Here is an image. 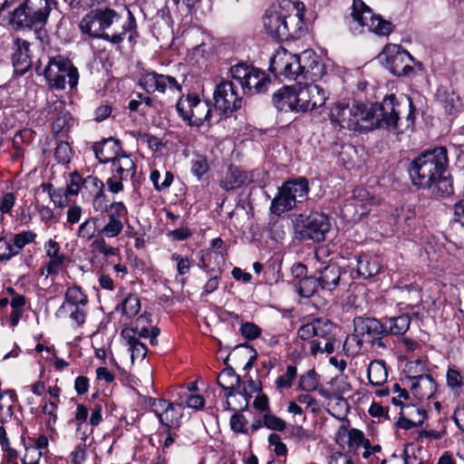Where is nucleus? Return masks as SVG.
Segmentation results:
<instances>
[{
	"mask_svg": "<svg viewBox=\"0 0 464 464\" xmlns=\"http://www.w3.org/2000/svg\"><path fill=\"white\" fill-rule=\"evenodd\" d=\"M408 172L412 185L418 188L427 189L437 197L453 193L445 147H436L420 153L411 162Z\"/></svg>",
	"mask_w": 464,
	"mask_h": 464,
	"instance_id": "f257e3e1",
	"label": "nucleus"
},
{
	"mask_svg": "<svg viewBox=\"0 0 464 464\" xmlns=\"http://www.w3.org/2000/svg\"><path fill=\"white\" fill-rule=\"evenodd\" d=\"M304 10L303 3L291 0L272 5L264 16L266 32L277 41L298 37L304 29Z\"/></svg>",
	"mask_w": 464,
	"mask_h": 464,
	"instance_id": "f03ea898",
	"label": "nucleus"
},
{
	"mask_svg": "<svg viewBox=\"0 0 464 464\" xmlns=\"http://www.w3.org/2000/svg\"><path fill=\"white\" fill-rule=\"evenodd\" d=\"M120 19L118 13L111 8L95 9L83 16L79 26L82 34L92 38L106 40L113 44H121L127 33H130L129 40L132 41L136 34V21L130 12H129L128 20L121 25V32L112 35L104 33L105 29Z\"/></svg>",
	"mask_w": 464,
	"mask_h": 464,
	"instance_id": "7ed1b4c3",
	"label": "nucleus"
},
{
	"mask_svg": "<svg viewBox=\"0 0 464 464\" xmlns=\"http://www.w3.org/2000/svg\"><path fill=\"white\" fill-rule=\"evenodd\" d=\"M409 112L405 122H400L401 103L395 95L386 96L381 103L368 108L369 123L372 124L371 130L383 128L388 130L402 131L413 126L415 121V107L411 98H407Z\"/></svg>",
	"mask_w": 464,
	"mask_h": 464,
	"instance_id": "20e7f679",
	"label": "nucleus"
},
{
	"mask_svg": "<svg viewBox=\"0 0 464 464\" xmlns=\"http://www.w3.org/2000/svg\"><path fill=\"white\" fill-rule=\"evenodd\" d=\"M368 108L357 102L352 103L337 102L330 112L331 121L343 129L354 131H369L372 124L369 123Z\"/></svg>",
	"mask_w": 464,
	"mask_h": 464,
	"instance_id": "39448f33",
	"label": "nucleus"
},
{
	"mask_svg": "<svg viewBox=\"0 0 464 464\" xmlns=\"http://www.w3.org/2000/svg\"><path fill=\"white\" fill-rule=\"evenodd\" d=\"M43 74L51 89L63 90L66 83L73 89L78 84L77 68L69 58L60 54L49 58Z\"/></svg>",
	"mask_w": 464,
	"mask_h": 464,
	"instance_id": "423d86ee",
	"label": "nucleus"
},
{
	"mask_svg": "<svg viewBox=\"0 0 464 464\" xmlns=\"http://www.w3.org/2000/svg\"><path fill=\"white\" fill-rule=\"evenodd\" d=\"M51 12L48 0H24L10 14V24L17 28L44 26Z\"/></svg>",
	"mask_w": 464,
	"mask_h": 464,
	"instance_id": "0eeeda50",
	"label": "nucleus"
},
{
	"mask_svg": "<svg viewBox=\"0 0 464 464\" xmlns=\"http://www.w3.org/2000/svg\"><path fill=\"white\" fill-rule=\"evenodd\" d=\"M176 108L179 115L189 126L200 127L211 116L209 103L200 100L193 93L179 96Z\"/></svg>",
	"mask_w": 464,
	"mask_h": 464,
	"instance_id": "6e6552de",
	"label": "nucleus"
},
{
	"mask_svg": "<svg viewBox=\"0 0 464 464\" xmlns=\"http://www.w3.org/2000/svg\"><path fill=\"white\" fill-rule=\"evenodd\" d=\"M330 228L328 216L320 212L300 215L295 222V233L301 240L324 241Z\"/></svg>",
	"mask_w": 464,
	"mask_h": 464,
	"instance_id": "1a4fd4ad",
	"label": "nucleus"
},
{
	"mask_svg": "<svg viewBox=\"0 0 464 464\" xmlns=\"http://www.w3.org/2000/svg\"><path fill=\"white\" fill-rule=\"evenodd\" d=\"M351 14L360 25L368 27L369 31L378 35H389L393 30V25L390 21L374 14L372 10L362 0H353Z\"/></svg>",
	"mask_w": 464,
	"mask_h": 464,
	"instance_id": "9d476101",
	"label": "nucleus"
},
{
	"mask_svg": "<svg viewBox=\"0 0 464 464\" xmlns=\"http://www.w3.org/2000/svg\"><path fill=\"white\" fill-rule=\"evenodd\" d=\"M354 332L364 342H369L372 346L385 348L382 337L387 336L386 324L370 317H355L353 319Z\"/></svg>",
	"mask_w": 464,
	"mask_h": 464,
	"instance_id": "9b49d317",
	"label": "nucleus"
},
{
	"mask_svg": "<svg viewBox=\"0 0 464 464\" xmlns=\"http://www.w3.org/2000/svg\"><path fill=\"white\" fill-rule=\"evenodd\" d=\"M88 304L87 295L82 291L80 286H71L65 292L64 303L61 305L59 311L66 312L71 320L76 323L78 326L84 324Z\"/></svg>",
	"mask_w": 464,
	"mask_h": 464,
	"instance_id": "f8f14e48",
	"label": "nucleus"
},
{
	"mask_svg": "<svg viewBox=\"0 0 464 464\" xmlns=\"http://www.w3.org/2000/svg\"><path fill=\"white\" fill-rule=\"evenodd\" d=\"M299 63L297 54L280 48L271 58L269 70L278 78L295 80L300 76Z\"/></svg>",
	"mask_w": 464,
	"mask_h": 464,
	"instance_id": "ddd939ff",
	"label": "nucleus"
},
{
	"mask_svg": "<svg viewBox=\"0 0 464 464\" xmlns=\"http://www.w3.org/2000/svg\"><path fill=\"white\" fill-rule=\"evenodd\" d=\"M136 174V165L130 156L121 154L111 163V176L107 179L106 184L109 190L117 194L123 190V181L132 179Z\"/></svg>",
	"mask_w": 464,
	"mask_h": 464,
	"instance_id": "4468645a",
	"label": "nucleus"
},
{
	"mask_svg": "<svg viewBox=\"0 0 464 464\" xmlns=\"http://www.w3.org/2000/svg\"><path fill=\"white\" fill-rule=\"evenodd\" d=\"M149 406L158 417L161 425L169 430L180 425L183 415L182 403H172L165 399H149Z\"/></svg>",
	"mask_w": 464,
	"mask_h": 464,
	"instance_id": "2eb2a0df",
	"label": "nucleus"
},
{
	"mask_svg": "<svg viewBox=\"0 0 464 464\" xmlns=\"http://www.w3.org/2000/svg\"><path fill=\"white\" fill-rule=\"evenodd\" d=\"M336 326L327 319L314 320V339L311 342V353L315 355L317 353H332L334 351Z\"/></svg>",
	"mask_w": 464,
	"mask_h": 464,
	"instance_id": "dca6fc26",
	"label": "nucleus"
},
{
	"mask_svg": "<svg viewBox=\"0 0 464 464\" xmlns=\"http://www.w3.org/2000/svg\"><path fill=\"white\" fill-rule=\"evenodd\" d=\"M216 109L224 113L233 112L242 107V99L237 86L230 81H221L216 85L213 93Z\"/></svg>",
	"mask_w": 464,
	"mask_h": 464,
	"instance_id": "f3484780",
	"label": "nucleus"
},
{
	"mask_svg": "<svg viewBox=\"0 0 464 464\" xmlns=\"http://www.w3.org/2000/svg\"><path fill=\"white\" fill-rule=\"evenodd\" d=\"M297 112L313 111L323 106L327 100L326 91L318 84H305L296 88Z\"/></svg>",
	"mask_w": 464,
	"mask_h": 464,
	"instance_id": "a211bd4d",
	"label": "nucleus"
},
{
	"mask_svg": "<svg viewBox=\"0 0 464 464\" xmlns=\"http://www.w3.org/2000/svg\"><path fill=\"white\" fill-rule=\"evenodd\" d=\"M128 217V209L121 201H113L110 205L108 222L98 232L99 236L108 238L118 237L124 228V221Z\"/></svg>",
	"mask_w": 464,
	"mask_h": 464,
	"instance_id": "6ab92c4d",
	"label": "nucleus"
},
{
	"mask_svg": "<svg viewBox=\"0 0 464 464\" xmlns=\"http://www.w3.org/2000/svg\"><path fill=\"white\" fill-rule=\"evenodd\" d=\"M386 67L394 75L401 77L408 76L413 72L411 63L413 57L401 46L393 45L387 48Z\"/></svg>",
	"mask_w": 464,
	"mask_h": 464,
	"instance_id": "aec40b11",
	"label": "nucleus"
},
{
	"mask_svg": "<svg viewBox=\"0 0 464 464\" xmlns=\"http://www.w3.org/2000/svg\"><path fill=\"white\" fill-rule=\"evenodd\" d=\"M218 384L225 391H227L226 393V406L225 408L229 411H236L235 407L231 405L229 399L231 397H236L239 395L243 401L244 404L240 406V409H246L248 406V400L243 394L242 392H236L235 389L240 386V376L236 373L232 367L225 368L220 372L218 377Z\"/></svg>",
	"mask_w": 464,
	"mask_h": 464,
	"instance_id": "412c9836",
	"label": "nucleus"
},
{
	"mask_svg": "<svg viewBox=\"0 0 464 464\" xmlns=\"http://www.w3.org/2000/svg\"><path fill=\"white\" fill-rule=\"evenodd\" d=\"M272 102L275 107L280 111L297 112L296 87L285 86L274 93Z\"/></svg>",
	"mask_w": 464,
	"mask_h": 464,
	"instance_id": "4be33fe9",
	"label": "nucleus"
},
{
	"mask_svg": "<svg viewBox=\"0 0 464 464\" xmlns=\"http://www.w3.org/2000/svg\"><path fill=\"white\" fill-rule=\"evenodd\" d=\"M44 248L46 256L49 257V262L45 265L47 276L59 274L64 266L67 256L60 252L59 244L53 239H49L45 243Z\"/></svg>",
	"mask_w": 464,
	"mask_h": 464,
	"instance_id": "5701e85b",
	"label": "nucleus"
},
{
	"mask_svg": "<svg viewBox=\"0 0 464 464\" xmlns=\"http://www.w3.org/2000/svg\"><path fill=\"white\" fill-rule=\"evenodd\" d=\"M318 285L323 290L333 291L340 284L342 268L336 264L331 263L322 268H317Z\"/></svg>",
	"mask_w": 464,
	"mask_h": 464,
	"instance_id": "b1692460",
	"label": "nucleus"
},
{
	"mask_svg": "<svg viewBox=\"0 0 464 464\" xmlns=\"http://www.w3.org/2000/svg\"><path fill=\"white\" fill-rule=\"evenodd\" d=\"M381 270L382 264L378 256L362 254L357 257V277L369 279L378 275Z\"/></svg>",
	"mask_w": 464,
	"mask_h": 464,
	"instance_id": "393cba45",
	"label": "nucleus"
},
{
	"mask_svg": "<svg viewBox=\"0 0 464 464\" xmlns=\"http://www.w3.org/2000/svg\"><path fill=\"white\" fill-rule=\"evenodd\" d=\"M410 381L412 392L420 400L430 398L436 392V382L430 374L412 376Z\"/></svg>",
	"mask_w": 464,
	"mask_h": 464,
	"instance_id": "a878e982",
	"label": "nucleus"
},
{
	"mask_svg": "<svg viewBox=\"0 0 464 464\" xmlns=\"http://www.w3.org/2000/svg\"><path fill=\"white\" fill-rule=\"evenodd\" d=\"M16 49L12 54V63L14 71L19 74L25 73L32 65L29 55V43L25 40L15 41Z\"/></svg>",
	"mask_w": 464,
	"mask_h": 464,
	"instance_id": "bb28decb",
	"label": "nucleus"
},
{
	"mask_svg": "<svg viewBox=\"0 0 464 464\" xmlns=\"http://www.w3.org/2000/svg\"><path fill=\"white\" fill-rule=\"evenodd\" d=\"M271 81L265 72L254 67V72L248 75V79L243 83L242 90L244 93H262L266 92Z\"/></svg>",
	"mask_w": 464,
	"mask_h": 464,
	"instance_id": "cd10ccee",
	"label": "nucleus"
},
{
	"mask_svg": "<svg viewBox=\"0 0 464 464\" xmlns=\"http://www.w3.org/2000/svg\"><path fill=\"white\" fill-rule=\"evenodd\" d=\"M118 140L111 138L94 145V153L101 163L111 162L121 155Z\"/></svg>",
	"mask_w": 464,
	"mask_h": 464,
	"instance_id": "c85d7f7f",
	"label": "nucleus"
},
{
	"mask_svg": "<svg viewBox=\"0 0 464 464\" xmlns=\"http://www.w3.org/2000/svg\"><path fill=\"white\" fill-rule=\"evenodd\" d=\"M282 187L286 194H289L295 202H302L309 191L308 181L304 177L290 179L285 182Z\"/></svg>",
	"mask_w": 464,
	"mask_h": 464,
	"instance_id": "c756f323",
	"label": "nucleus"
},
{
	"mask_svg": "<svg viewBox=\"0 0 464 464\" xmlns=\"http://www.w3.org/2000/svg\"><path fill=\"white\" fill-rule=\"evenodd\" d=\"M248 182L247 174L236 167L230 166L226 177L220 181V187L228 191L238 188Z\"/></svg>",
	"mask_w": 464,
	"mask_h": 464,
	"instance_id": "7c9ffc66",
	"label": "nucleus"
},
{
	"mask_svg": "<svg viewBox=\"0 0 464 464\" xmlns=\"http://www.w3.org/2000/svg\"><path fill=\"white\" fill-rule=\"evenodd\" d=\"M411 319L409 314H401L399 316L389 317L383 319L386 324L387 335H401L404 334L411 324Z\"/></svg>",
	"mask_w": 464,
	"mask_h": 464,
	"instance_id": "2f4dec72",
	"label": "nucleus"
},
{
	"mask_svg": "<svg viewBox=\"0 0 464 464\" xmlns=\"http://www.w3.org/2000/svg\"><path fill=\"white\" fill-rule=\"evenodd\" d=\"M388 378V372L385 362L381 360H375L370 362L368 366V380L372 386L383 385Z\"/></svg>",
	"mask_w": 464,
	"mask_h": 464,
	"instance_id": "473e14b6",
	"label": "nucleus"
},
{
	"mask_svg": "<svg viewBox=\"0 0 464 464\" xmlns=\"http://www.w3.org/2000/svg\"><path fill=\"white\" fill-rule=\"evenodd\" d=\"M133 334H134L132 330H121V335L126 340L128 345L130 346V351L131 352V361H142L147 355L148 349L143 343H141L140 340H136Z\"/></svg>",
	"mask_w": 464,
	"mask_h": 464,
	"instance_id": "72a5a7b5",
	"label": "nucleus"
},
{
	"mask_svg": "<svg viewBox=\"0 0 464 464\" xmlns=\"http://www.w3.org/2000/svg\"><path fill=\"white\" fill-rule=\"evenodd\" d=\"M296 203L293 198L289 194L285 193L284 188L281 187L277 195L272 200L270 211L275 215L280 216L282 213L293 209Z\"/></svg>",
	"mask_w": 464,
	"mask_h": 464,
	"instance_id": "f704fd0d",
	"label": "nucleus"
},
{
	"mask_svg": "<svg viewBox=\"0 0 464 464\" xmlns=\"http://www.w3.org/2000/svg\"><path fill=\"white\" fill-rule=\"evenodd\" d=\"M223 240L220 237L214 238L211 241V246L215 249H208L206 254L202 256V262L206 267H209L211 270L215 269V266H211V259L215 260L218 266L224 263L223 251Z\"/></svg>",
	"mask_w": 464,
	"mask_h": 464,
	"instance_id": "c9c22d12",
	"label": "nucleus"
},
{
	"mask_svg": "<svg viewBox=\"0 0 464 464\" xmlns=\"http://www.w3.org/2000/svg\"><path fill=\"white\" fill-rule=\"evenodd\" d=\"M163 79H165V74L156 72H147L140 77V85L148 93H160Z\"/></svg>",
	"mask_w": 464,
	"mask_h": 464,
	"instance_id": "e433bc0d",
	"label": "nucleus"
},
{
	"mask_svg": "<svg viewBox=\"0 0 464 464\" xmlns=\"http://www.w3.org/2000/svg\"><path fill=\"white\" fill-rule=\"evenodd\" d=\"M98 221L97 217H90L83 221L77 230V237L82 240L89 241L98 236Z\"/></svg>",
	"mask_w": 464,
	"mask_h": 464,
	"instance_id": "4c0bfd02",
	"label": "nucleus"
},
{
	"mask_svg": "<svg viewBox=\"0 0 464 464\" xmlns=\"http://www.w3.org/2000/svg\"><path fill=\"white\" fill-rule=\"evenodd\" d=\"M90 248L92 253L101 254L104 257L113 256L119 254V248L107 244L105 237L99 235L92 239Z\"/></svg>",
	"mask_w": 464,
	"mask_h": 464,
	"instance_id": "58836bf2",
	"label": "nucleus"
},
{
	"mask_svg": "<svg viewBox=\"0 0 464 464\" xmlns=\"http://www.w3.org/2000/svg\"><path fill=\"white\" fill-rule=\"evenodd\" d=\"M297 58L300 61V75L312 72L319 63L317 55L312 50H305Z\"/></svg>",
	"mask_w": 464,
	"mask_h": 464,
	"instance_id": "ea45409f",
	"label": "nucleus"
},
{
	"mask_svg": "<svg viewBox=\"0 0 464 464\" xmlns=\"http://www.w3.org/2000/svg\"><path fill=\"white\" fill-rule=\"evenodd\" d=\"M44 191H47L51 200L59 208H63L68 205L69 194L65 189H54L52 184H43Z\"/></svg>",
	"mask_w": 464,
	"mask_h": 464,
	"instance_id": "a19ab883",
	"label": "nucleus"
},
{
	"mask_svg": "<svg viewBox=\"0 0 464 464\" xmlns=\"http://www.w3.org/2000/svg\"><path fill=\"white\" fill-rule=\"evenodd\" d=\"M446 383L452 392L459 394V390L464 387V375L456 369L449 368L446 373Z\"/></svg>",
	"mask_w": 464,
	"mask_h": 464,
	"instance_id": "79ce46f5",
	"label": "nucleus"
},
{
	"mask_svg": "<svg viewBox=\"0 0 464 464\" xmlns=\"http://www.w3.org/2000/svg\"><path fill=\"white\" fill-rule=\"evenodd\" d=\"M297 376V369L295 365H288L285 372L279 375L275 382L277 390L289 389Z\"/></svg>",
	"mask_w": 464,
	"mask_h": 464,
	"instance_id": "37998d69",
	"label": "nucleus"
},
{
	"mask_svg": "<svg viewBox=\"0 0 464 464\" xmlns=\"http://www.w3.org/2000/svg\"><path fill=\"white\" fill-rule=\"evenodd\" d=\"M121 310L129 318L135 316L140 310L139 297L136 295H128L121 304Z\"/></svg>",
	"mask_w": 464,
	"mask_h": 464,
	"instance_id": "c03bdc74",
	"label": "nucleus"
},
{
	"mask_svg": "<svg viewBox=\"0 0 464 464\" xmlns=\"http://www.w3.org/2000/svg\"><path fill=\"white\" fill-rule=\"evenodd\" d=\"M318 285L316 277L304 276L299 281L298 293L303 297H310L314 295Z\"/></svg>",
	"mask_w": 464,
	"mask_h": 464,
	"instance_id": "a18cd8bd",
	"label": "nucleus"
},
{
	"mask_svg": "<svg viewBox=\"0 0 464 464\" xmlns=\"http://www.w3.org/2000/svg\"><path fill=\"white\" fill-rule=\"evenodd\" d=\"M319 381L314 370L308 371L299 378V389L304 392H314L317 389Z\"/></svg>",
	"mask_w": 464,
	"mask_h": 464,
	"instance_id": "49530a36",
	"label": "nucleus"
},
{
	"mask_svg": "<svg viewBox=\"0 0 464 464\" xmlns=\"http://www.w3.org/2000/svg\"><path fill=\"white\" fill-rule=\"evenodd\" d=\"M254 72V67L244 63H237L230 68V73L234 80L243 86V83L248 79V75Z\"/></svg>",
	"mask_w": 464,
	"mask_h": 464,
	"instance_id": "de8ad7c7",
	"label": "nucleus"
},
{
	"mask_svg": "<svg viewBox=\"0 0 464 464\" xmlns=\"http://www.w3.org/2000/svg\"><path fill=\"white\" fill-rule=\"evenodd\" d=\"M402 414L407 415L418 425H420L426 419L427 412L424 409L412 404H405L401 407Z\"/></svg>",
	"mask_w": 464,
	"mask_h": 464,
	"instance_id": "09e8293b",
	"label": "nucleus"
},
{
	"mask_svg": "<svg viewBox=\"0 0 464 464\" xmlns=\"http://www.w3.org/2000/svg\"><path fill=\"white\" fill-rule=\"evenodd\" d=\"M82 188L89 191L93 197L104 191V184L97 177L90 175L83 179Z\"/></svg>",
	"mask_w": 464,
	"mask_h": 464,
	"instance_id": "8fccbe9b",
	"label": "nucleus"
},
{
	"mask_svg": "<svg viewBox=\"0 0 464 464\" xmlns=\"http://www.w3.org/2000/svg\"><path fill=\"white\" fill-rule=\"evenodd\" d=\"M209 169L208 160L203 155H196L191 160V172L199 179Z\"/></svg>",
	"mask_w": 464,
	"mask_h": 464,
	"instance_id": "3c124183",
	"label": "nucleus"
},
{
	"mask_svg": "<svg viewBox=\"0 0 464 464\" xmlns=\"http://www.w3.org/2000/svg\"><path fill=\"white\" fill-rule=\"evenodd\" d=\"M263 424L266 428L276 431H283L286 428L285 421L272 414L271 411L263 415Z\"/></svg>",
	"mask_w": 464,
	"mask_h": 464,
	"instance_id": "603ef678",
	"label": "nucleus"
},
{
	"mask_svg": "<svg viewBox=\"0 0 464 464\" xmlns=\"http://www.w3.org/2000/svg\"><path fill=\"white\" fill-rule=\"evenodd\" d=\"M167 92L180 95L182 92V85L173 76L165 74L160 93Z\"/></svg>",
	"mask_w": 464,
	"mask_h": 464,
	"instance_id": "864d4df0",
	"label": "nucleus"
},
{
	"mask_svg": "<svg viewBox=\"0 0 464 464\" xmlns=\"http://www.w3.org/2000/svg\"><path fill=\"white\" fill-rule=\"evenodd\" d=\"M147 322V316L140 315L135 321V325L131 327L124 328L123 330H132L133 336L136 340H140V338H148L150 335V330L144 325Z\"/></svg>",
	"mask_w": 464,
	"mask_h": 464,
	"instance_id": "5fc2aeb1",
	"label": "nucleus"
},
{
	"mask_svg": "<svg viewBox=\"0 0 464 464\" xmlns=\"http://www.w3.org/2000/svg\"><path fill=\"white\" fill-rule=\"evenodd\" d=\"M72 150L68 142L61 141L57 144L54 157L59 163L66 164L70 161Z\"/></svg>",
	"mask_w": 464,
	"mask_h": 464,
	"instance_id": "6e6d98bb",
	"label": "nucleus"
},
{
	"mask_svg": "<svg viewBox=\"0 0 464 464\" xmlns=\"http://www.w3.org/2000/svg\"><path fill=\"white\" fill-rule=\"evenodd\" d=\"M36 235L33 231H24L19 234H16L14 237V247L17 250V254L20 250L27 244L33 242L35 238Z\"/></svg>",
	"mask_w": 464,
	"mask_h": 464,
	"instance_id": "4d7b16f0",
	"label": "nucleus"
},
{
	"mask_svg": "<svg viewBox=\"0 0 464 464\" xmlns=\"http://www.w3.org/2000/svg\"><path fill=\"white\" fill-rule=\"evenodd\" d=\"M57 403L53 401H46L43 405L42 411L48 415V419L46 420V426L50 429L53 428V426L57 421Z\"/></svg>",
	"mask_w": 464,
	"mask_h": 464,
	"instance_id": "13d9d810",
	"label": "nucleus"
},
{
	"mask_svg": "<svg viewBox=\"0 0 464 464\" xmlns=\"http://www.w3.org/2000/svg\"><path fill=\"white\" fill-rule=\"evenodd\" d=\"M236 409V413H234L230 419V427L232 430L235 432L246 433V425L247 424V420L246 418L237 412L238 409Z\"/></svg>",
	"mask_w": 464,
	"mask_h": 464,
	"instance_id": "bf43d9fd",
	"label": "nucleus"
},
{
	"mask_svg": "<svg viewBox=\"0 0 464 464\" xmlns=\"http://www.w3.org/2000/svg\"><path fill=\"white\" fill-rule=\"evenodd\" d=\"M92 205L96 212L105 213L110 211V205L104 191L92 197Z\"/></svg>",
	"mask_w": 464,
	"mask_h": 464,
	"instance_id": "052dcab7",
	"label": "nucleus"
},
{
	"mask_svg": "<svg viewBox=\"0 0 464 464\" xmlns=\"http://www.w3.org/2000/svg\"><path fill=\"white\" fill-rule=\"evenodd\" d=\"M82 181L83 179L78 172L75 171L71 174L70 183L65 189L69 196H74L79 193L82 188Z\"/></svg>",
	"mask_w": 464,
	"mask_h": 464,
	"instance_id": "680f3d73",
	"label": "nucleus"
},
{
	"mask_svg": "<svg viewBox=\"0 0 464 464\" xmlns=\"http://www.w3.org/2000/svg\"><path fill=\"white\" fill-rule=\"evenodd\" d=\"M171 259L177 262V271L179 275L183 276L188 273L191 266V262L188 256H183L174 253L171 256Z\"/></svg>",
	"mask_w": 464,
	"mask_h": 464,
	"instance_id": "e2e57ef3",
	"label": "nucleus"
},
{
	"mask_svg": "<svg viewBox=\"0 0 464 464\" xmlns=\"http://www.w3.org/2000/svg\"><path fill=\"white\" fill-rule=\"evenodd\" d=\"M242 335L248 340L256 339L261 334V329L254 323H245L240 327Z\"/></svg>",
	"mask_w": 464,
	"mask_h": 464,
	"instance_id": "0e129e2a",
	"label": "nucleus"
},
{
	"mask_svg": "<svg viewBox=\"0 0 464 464\" xmlns=\"http://www.w3.org/2000/svg\"><path fill=\"white\" fill-rule=\"evenodd\" d=\"M15 255L17 250L14 249V245L5 238H0V259L8 260Z\"/></svg>",
	"mask_w": 464,
	"mask_h": 464,
	"instance_id": "69168bd1",
	"label": "nucleus"
},
{
	"mask_svg": "<svg viewBox=\"0 0 464 464\" xmlns=\"http://www.w3.org/2000/svg\"><path fill=\"white\" fill-rule=\"evenodd\" d=\"M268 442L274 446V451L279 455L284 456L287 452L286 445L282 441L281 437L276 433H272L268 437Z\"/></svg>",
	"mask_w": 464,
	"mask_h": 464,
	"instance_id": "338daca9",
	"label": "nucleus"
},
{
	"mask_svg": "<svg viewBox=\"0 0 464 464\" xmlns=\"http://www.w3.org/2000/svg\"><path fill=\"white\" fill-rule=\"evenodd\" d=\"M42 455L43 452L38 451L37 448L28 447L25 450V454L22 459V462L24 464H38Z\"/></svg>",
	"mask_w": 464,
	"mask_h": 464,
	"instance_id": "774afa93",
	"label": "nucleus"
}]
</instances>
